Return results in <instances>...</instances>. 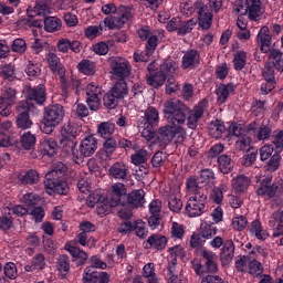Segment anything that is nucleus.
<instances>
[{"label": "nucleus", "mask_w": 283, "mask_h": 283, "mask_svg": "<svg viewBox=\"0 0 283 283\" xmlns=\"http://www.w3.org/2000/svg\"><path fill=\"white\" fill-rule=\"evenodd\" d=\"M185 112H187V106L178 99H169L164 103V116L169 123L184 125L185 120H187Z\"/></svg>", "instance_id": "3"}, {"label": "nucleus", "mask_w": 283, "mask_h": 283, "mask_svg": "<svg viewBox=\"0 0 283 283\" xmlns=\"http://www.w3.org/2000/svg\"><path fill=\"white\" fill-rule=\"evenodd\" d=\"M21 185H36L39 182V172L34 169L28 170L24 175H19Z\"/></svg>", "instance_id": "43"}, {"label": "nucleus", "mask_w": 283, "mask_h": 283, "mask_svg": "<svg viewBox=\"0 0 283 283\" xmlns=\"http://www.w3.org/2000/svg\"><path fill=\"white\" fill-rule=\"evenodd\" d=\"M201 258L206 260V269L208 273H217L218 272V254H216L211 250L202 249L201 250Z\"/></svg>", "instance_id": "19"}, {"label": "nucleus", "mask_w": 283, "mask_h": 283, "mask_svg": "<svg viewBox=\"0 0 283 283\" xmlns=\"http://www.w3.org/2000/svg\"><path fill=\"white\" fill-rule=\"evenodd\" d=\"M64 249L72 255V258H74V260H77L81 265L85 264L87 258H90L87 252L81 250V248L76 247L72 241L66 242Z\"/></svg>", "instance_id": "17"}, {"label": "nucleus", "mask_w": 283, "mask_h": 283, "mask_svg": "<svg viewBox=\"0 0 283 283\" xmlns=\"http://www.w3.org/2000/svg\"><path fill=\"white\" fill-rule=\"evenodd\" d=\"M195 8L198 13L199 25L202 30H209L211 23L213 22V13L209 11V7L205 6L202 2H195Z\"/></svg>", "instance_id": "10"}, {"label": "nucleus", "mask_w": 283, "mask_h": 283, "mask_svg": "<svg viewBox=\"0 0 283 283\" xmlns=\"http://www.w3.org/2000/svg\"><path fill=\"white\" fill-rule=\"evenodd\" d=\"M78 143L76 139H71L67 137H62L60 140V147L64 154H72L73 160L76 165H81L83 163V157L78 156V150H76V145Z\"/></svg>", "instance_id": "12"}, {"label": "nucleus", "mask_w": 283, "mask_h": 283, "mask_svg": "<svg viewBox=\"0 0 283 283\" xmlns=\"http://www.w3.org/2000/svg\"><path fill=\"white\" fill-rule=\"evenodd\" d=\"M207 109H209V101L203 98L189 111L187 117V125L189 129H196V127H198V123L202 120Z\"/></svg>", "instance_id": "5"}, {"label": "nucleus", "mask_w": 283, "mask_h": 283, "mask_svg": "<svg viewBox=\"0 0 283 283\" xmlns=\"http://www.w3.org/2000/svg\"><path fill=\"white\" fill-rule=\"evenodd\" d=\"M96 280H98V271H96L92 268H85L84 274H83V282L84 283H96Z\"/></svg>", "instance_id": "64"}, {"label": "nucleus", "mask_w": 283, "mask_h": 283, "mask_svg": "<svg viewBox=\"0 0 283 283\" xmlns=\"http://www.w3.org/2000/svg\"><path fill=\"white\" fill-rule=\"evenodd\" d=\"M235 147L240 151H249L251 149V137L249 135H242L239 140L235 142Z\"/></svg>", "instance_id": "63"}, {"label": "nucleus", "mask_w": 283, "mask_h": 283, "mask_svg": "<svg viewBox=\"0 0 283 283\" xmlns=\"http://www.w3.org/2000/svg\"><path fill=\"white\" fill-rule=\"evenodd\" d=\"M1 98L7 105H14L17 103V90L11 86L3 87Z\"/></svg>", "instance_id": "48"}, {"label": "nucleus", "mask_w": 283, "mask_h": 283, "mask_svg": "<svg viewBox=\"0 0 283 283\" xmlns=\"http://www.w3.org/2000/svg\"><path fill=\"white\" fill-rule=\"evenodd\" d=\"M44 189L49 196H54V193L67 196L70 193V186L63 180L44 181Z\"/></svg>", "instance_id": "13"}, {"label": "nucleus", "mask_w": 283, "mask_h": 283, "mask_svg": "<svg viewBox=\"0 0 283 283\" xmlns=\"http://www.w3.org/2000/svg\"><path fill=\"white\" fill-rule=\"evenodd\" d=\"M270 59H272L275 70L283 72V53L277 49H273L270 51Z\"/></svg>", "instance_id": "53"}, {"label": "nucleus", "mask_w": 283, "mask_h": 283, "mask_svg": "<svg viewBox=\"0 0 283 283\" xmlns=\"http://www.w3.org/2000/svg\"><path fill=\"white\" fill-rule=\"evenodd\" d=\"M168 253L171 255L172 260L168 263L171 269L176 266V258H182L185 255V249L180 245H175L168 249Z\"/></svg>", "instance_id": "55"}, {"label": "nucleus", "mask_w": 283, "mask_h": 283, "mask_svg": "<svg viewBox=\"0 0 283 283\" xmlns=\"http://www.w3.org/2000/svg\"><path fill=\"white\" fill-rule=\"evenodd\" d=\"M45 32H59L63 22L56 17H46L43 21Z\"/></svg>", "instance_id": "41"}, {"label": "nucleus", "mask_w": 283, "mask_h": 283, "mask_svg": "<svg viewBox=\"0 0 283 283\" xmlns=\"http://www.w3.org/2000/svg\"><path fill=\"white\" fill-rule=\"evenodd\" d=\"M65 171H67V167H65V164H54L52 169L45 174L46 182L57 181L59 178H63V176H65Z\"/></svg>", "instance_id": "30"}, {"label": "nucleus", "mask_w": 283, "mask_h": 283, "mask_svg": "<svg viewBox=\"0 0 283 283\" xmlns=\"http://www.w3.org/2000/svg\"><path fill=\"white\" fill-rule=\"evenodd\" d=\"M116 98H125L127 96V82L125 80H119V82H116L115 85L109 91Z\"/></svg>", "instance_id": "47"}, {"label": "nucleus", "mask_w": 283, "mask_h": 283, "mask_svg": "<svg viewBox=\"0 0 283 283\" xmlns=\"http://www.w3.org/2000/svg\"><path fill=\"white\" fill-rule=\"evenodd\" d=\"M81 134V127L76 124H64L61 128V136L62 138H71L76 140V136Z\"/></svg>", "instance_id": "37"}, {"label": "nucleus", "mask_w": 283, "mask_h": 283, "mask_svg": "<svg viewBox=\"0 0 283 283\" xmlns=\"http://www.w3.org/2000/svg\"><path fill=\"white\" fill-rule=\"evenodd\" d=\"M224 124L220 120L211 122L209 125V134L212 138H222V134H224Z\"/></svg>", "instance_id": "50"}, {"label": "nucleus", "mask_w": 283, "mask_h": 283, "mask_svg": "<svg viewBox=\"0 0 283 283\" xmlns=\"http://www.w3.org/2000/svg\"><path fill=\"white\" fill-rule=\"evenodd\" d=\"M57 270L63 277L70 273V256L62 254L57 258Z\"/></svg>", "instance_id": "52"}, {"label": "nucleus", "mask_w": 283, "mask_h": 283, "mask_svg": "<svg viewBox=\"0 0 283 283\" xmlns=\"http://www.w3.org/2000/svg\"><path fill=\"white\" fill-rule=\"evenodd\" d=\"M27 97L29 98L27 99L29 104L30 101H34V103H36L38 105H43V103H45L46 101L45 86L39 85L35 88H32L30 86L29 88H27Z\"/></svg>", "instance_id": "16"}, {"label": "nucleus", "mask_w": 283, "mask_h": 283, "mask_svg": "<svg viewBox=\"0 0 283 283\" xmlns=\"http://www.w3.org/2000/svg\"><path fill=\"white\" fill-rule=\"evenodd\" d=\"M115 132H116V124L112 122H102L97 126V135L101 138H104V140L108 138H113L112 136H114Z\"/></svg>", "instance_id": "33"}, {"label": "nucleus", "mask_w": 283, "mask_h": 283, "mask_svg": "<svg viewBox=\"0 0 283 283\" xmlns=\"http://www.w3.org/2000/svg\"><path fill=\"white\" fill-rule=\"evenodd\" d=\"M18 112L21 114L18 115L15 125L18 129H30L33 125L32 119H30V109H32V105L28 101H22L18 104Z\"/></svg>", "instance_id": "7"}, {"label": "nucleus", "mask_w": 283, "mask_h": 283, "mask_svg": "<svg viewBox=\"0 0 283 283\" xmlns=\"http://www.w3.org/2000/svg\"><path fill=\"white\" fill-rule=\"evenodd\" d=\"M52 0H35L34 6L27 9L29 17H48L52 14Z\"/></svg>", "instance_id": "8"}, {"label": "nucleus", "mask_w": 283, "mask_h": 283, "mask_svg": "<svg viewBox=\"0 0 283 283\" xmlns=\"http://www.w3.org/2000/svg\"><path fill=\"white\" fill-rule=\"evenodd\" d=\"M255 255V258H258V250L253 249L251 251V260L249 261V273L250 275H253L254 277H258V275H262V272L264 271V268L262 266V263H260V261H258V259H253Z\"/></svg>", "instance_id": "34"}, {"label": "nucleus", "mask_w": 283, "mask_h": 283, "mask_svg": "<svg viewBox=\"0 0 283 283\" xmlns=\"http://www.w3.org/2000/svg\"><path fill=\"white\" fill-rule=\"evenodd\" d=\"M127 196V188L123 182H117L112 186L111 189V207H118L123 197Z\"/></svg>", "instance_id": "15"}, {"label": "nucleus", "mask_w": 283, "mask_h": 283, "mask_svg": "<svg viewBox=\"0 0 283 283\" xmlns=\"http://www.w3.org/2000/svg\"><path fill=\"white\" fill-rule=\"evenodd\" d=\"M188 200L186 203V213L189 218H200L207 209V191L198 186V179L190 177L186 181Z\"/></svg>", "instance_id": "1"}, {"label": "nucleus", "mask_w": 283, "mask_h": 283, "mask_svg": "<svg viewBox=\"0 0 283 283\" xmlns=\"http://www.w3.org/2000/svg\"><path fill=\"white\" fill-rule=\"evenodd\" d=\"M108 174L115 180H125L127 178V174H129V168L123 163H115L111 166Z\"/></svg>", "instance_id": "28"}, {"label": "nucleus", "mask_w": 283, "mask_h": 283, "mask_svg": "<svg viewBox=\"0 0 283 283\" xmlns=\"http://www.w3.org/2000/svg\"><path fill=\"white\" fill-rule=\"evenodd\" d=\"M151 249L163 251L167 247V237L163 234H151L146 241Z\"/></svg>", "instance_id": "39"}, {"label": "nucleus", "mask_w": 283, "mask_h": 283, "mask_svg": "<svg viewBox=\"0 0 283 283\" xmlns=\"http://www.w3.org/2000/svg\"><path fill=\"white\" fill-rule=\"evenodd\" d=\"M165 39V31L164 30H157L154 31L149 36L146 44V52L147 55L153 54L154 50L158 48V43Z\"/></svg>", "instance_id": "25"}, {"label": "nucleus", "mask_w": 283, "mask_h": 283, "mask_svg": "<svg viewBox=\"0 0 283 283\" xmlns=\"http://www.w3.org/2000/svg\"><path fill=\"white\" fill-rule=\"evenodd\" d=\"M111 75L119 81H125L132 74V64L125 57L114 56L108 60Z\"/></svg>", "instance_id": "4"}, {"label": "nucleus", "mask_w": 283, "mask_h": 283, "mask_svg": "<svg viewBox=\"0 0 283 283\" xmlns=\"http://www.w3.org/2000/svg\"><path fill=\"white\" fill-rule=\"evenodd\" d=\"M277 193V185L273 184V177L268 176L262 179L259 188L256 189V196L271 200Z\"/></svg>", "instance_id": "9"}, {"label": "nucleus", "mask_w": 283, "mask_h": 283, "mask_svg": "<svg viewBox=\"0 0 283 283\" xmlns=\"http://www.w3.org/2000/svg\"><path fill=\"white\" fill-rule=\"evenodd\" d=\"M98 149V140L93 135L86 136L80 144L78 156L82 159L90 158Z\"/></svg>", "instance_id": "11"}, {"label": "nucleus", "mask_w": 283, "mask_h": 283, "mask_svg": "<svg viewBox=\"0 0 283 283\" xmlns=\"http://www.w3.org/2000/svg\"><path fill=\"white\" fill-rule=\"evenodd\" d=\"M177 123L167 124L165 126H161L157 132V138L161 145H169L170 140H174L175 136V129H176Z\"/></svg>", "instance_id": "14"}, {"label": "nucleus", "mask_w": 283, "mask_h": 283, "mask_svg": "<svg viewBox=\"0 0 283 283\" xmlns=\"http://www.w3.org/2000/svg\"><path fill=\"white\" fill-rule=\"evenodd\" d=\"M280 213L273 214L272 219L270 220V227H272L273 231V238H280V235H283V224L281 220H277L275 218H279Z\"/></svg>", "instance_id": "57"}, {"label": "nucleus", "mask_w": 283, "mask_h": 283, "mask_svg": "<svg viewBox=\"0 0 283 283\" xmlns=\"http://www.w3.org/2000/svg\"><path fill=\"white\" fill-rule=\"evenodd\" d=\"M78 70L82 74H85L86 76H92V74H94V62L90 60H82L78 63Z\"/></svg>", "instance_id": "62"}, {"label": "nucleus", "mask_w": 283, "mask_h": 283, "mask_svg": "<svg viewBox=\"0 0 283 283\" xmlns=\"http://www.w3.org/2000/svg\"><path fill=\"white\" fill-rule=\"evenodd\" d=\"M170 238H172V240H182V238H185V226L172 221L170 223Z\"/></svg>", "instance_id": "49"}, {"label": "nucleus", "mask_w": 283, "mask_h": 283, "mask_svg": "<svg viewBox=\"0 0 283 283\" xmlns=\"http://www.w3.org/2000/svg\"><path fill=\"white\" fill-rule=\"evenodd\" d=\"M198 182L205 185L206 189L214 187L216 185V172L211 169H202L198 177Z\"/></svg>", "instance_id": "32"}, {"label": "nucleus", "mask_w": 283, "mask_h": 283, "mask_svg": "<svg viewBox=\"0 0 283 283\" xmlns=\"http://www.w3.org/2000/svg\"><path fill=\"white\" fill-rule=\"evenodd\" d=\"M133 17H134V13L132 12L130 8L120 7L118 10V14L112 18L115 23V28L119 30V28H123V25H125L127 21H130Z\"/></svg>", "instance_id": "21"}, {"label": "nucleus", "mask_w": 283, "mask_h": 283, "mask_svg": "<svg viewBox=\"0 0 283 283\" xmlns=\"http://www.w3.org/2000/svg\"><path fill=\"white\" fill-rule=\"evenodd\" d=\"M65 109L61 104L51 105L44 108L41 132L43 134H52L57 125L63 123Z\"/></svg>", "instance_id": "2"}, {"label": "nucleus", "mask_w": 283, "mask_h": 283, "mask_svg": "<svg viewBox=\"0 0 283 283\" xmlns=\"http://www.w3.org/2000/svg\"><path fill=\"white\" fill-rule=\"evenodd\" d=\"M234 70H242L247 65V52L239 51L233 57Z\"/></svg>", "instance_id": "61"}, {"label": "nucleus", "mask_w": 283, "mask_h": 283, "mask_svg": "<svg viewBox=\"0 0 283 283\" xmlns=\"http://www.w3.org/2000/svg\"><path fill=\"white\" fill-rule=\"evenodd\" d=\"M133 231L135 235H137V238H142V239L147 238V233H148L147 224L145 223V221L140 219L133 222Z\"/></svg>", "instance_id": "54"}, {"label": "nucleus", "mask_w": 283, "mask_h": 283, "mask_svg": "<svg viewBox=\"0 0 283 283\" xmlns=\"http://www.w3.org/2000/svg\"><path fill=\"white\" fill-rule=\"evenodd\" d=\"M144 277H146L147 283H158V275H156L154 263H147L144 266Z\"/></svg>", "instance_id": "56"}, {"label": "nucleus", "mask_w": 283, "mask_h": 283, "mask_svg": "<svg viewBox=\"0 0 283 283\" xmlns=\"http://www.w3.org/2000/svg\"><path fill=\"white\" fill-rule=\"evenodd\" d=\"M256 42L263 54L271 52V34H269V27L261 28L256 35Z\"/></svg>", "instance_id": "20"}, {"label": "nucleus", "mask_w": 283, "mask_h": 283, "mask_svg": "<svg viewBox=\"0 0 283 283\" xmlns=\"http://www.w3.org/2000/svg\"><path fill=\"white\" fill-rule=\"evenodd\" d=\"M219 169L222 174H229L233 169V161L228 155H221L218 157Z\"/></svg>", "instance_id": "51"}, {"label": "nucleus", "mask_w": 283, "mask_h": 283, "mask_svg": "<svg viewBox=\"0 0 283 283\" xmlns=\"http://www.w3.org/2000/svg\"><path fill=\"white\" fill-rule=\"evenodd\" d=\"M40 151L44 154V156H56V151H59V144L52 137L45 138L40 143Z\"/></svg>", "instance_id": "29"}, {"label": "nucleus", "mask_w": 283, "mask_h": 283, "mask_svg": "<svg viewBox=\"0 0 283 283\" xmlns=\"http://www.w3.org/2000/svg\"><path fill=\"white\" fill-rule=\"evenodd\" d=\"M198 232L203 239V242H207V240H213V238H216L218 234V228L211 222H202Z\"/></svg>", "instance_id": "27"}, {"label": "nucleus", "mask_w": 283, "mask_h": 283, "mask_svg": "<svg viewBox=\"0 0 283 283\" xmlns=\"http://www.w3.org/2000/svg\"><path fill=\"white\" fill-rule=\"evenodd\" d=\"M138 127L143 138L153 140V138L156 136V133H154L151 129L154 126H147V124H145V119L138 120Z\"/></svg>", "instance_id": "59"}, {"label": "nucleus", "mask_w": 283, "mask_h": 283, "mask_svg": "<svg viewBox=\"0 0 283 283\" xmlns=\"http://www.w3.org/2000/svg\"><path fill=\"white\" fill-rule=\"evenodd\" d=\"M251 235H254L258 240H266V231L262 228V223L258 220L251 222L249 227Z\"/></svg>", "instance_id": "44"}, {"label": "nucleus", "mask_w": 283, "mask_h": 283, "mask_svg": "<svg viewBox=\"0 0 283 283\" xmlns=\"http://www.w3.org/2000/svg\"><path fill=\"white\" fill-rule=\"evenodd\" d=\"M0 74L4 81L12 82L14 78H17V74L14 73V66L12 64H3L0 67Z\"/></svg>", "instance_id": "58"}, {"label": "nucleus", "mask_w": 283, "mask_h": 283, "mask_svg": "<svg viewBox=\"0 0 283 283\" xmlns=\"http://www.w3.org/2000/svg\"><path fill=\"white\" fill-rule=\"evenodd\" d=\"M233 83L217 86L216 94L218 103H227L229 95L234 91Z\"/></svg>", "instance_id": "35"}, {"label": "nucleus", "mask_w": 283, "mask_h": 283, "mask_svg": "<svg viewBox=\"0 0 283 283\" xmlns=\"http://www.w3.org/2000/svg\"><path fill=\"white\" fill-rule=\"evenodd\" d=\"M248 14L252 21H258L262 14V1L248 0Z\"/></svg>", "instance_id": "36"}, {"label": "nucleus", "mask_w": 283, "mask_h": 283, "mask_svg": "<svg viewBox=\"0 0 283 283\" xmlns=\"http://www.w3.org/2000/svg\"><path fill=\"white\" fill-rule=\"evenodd\" d=\"M103 94V90L96 82H92L86 86V103L88 105V109L92 112L98 111L101 107V95Z\"/></svg>", "instance_id": "6"}, {"label": "nucleus", "mask_w": 283, "mask_h": 283, "mask_svg": "<svg viewBox=\"0 0 283 283\" xmlns=\"http://www.w3.org/2000/svg\"><path fill=\"white\" fill-rule=\"evenodd\" d=\"M200 63V54L196 50H188L184 56L181 62L182 70H188V67H197Z\"/></svg>", "instance_id": "22"}, {"label": "nucleus", "mask_w": 283, "mask_h": 283, "mask_svg": "<svg viewBox=\"0 0 283 283\" xmlns=\"http://www.w3.org/2000/svg\"><path fill=\"white\" fill-rule=\"evenodd\" d=\"M18 25L20 28H23V30H30V28H42L43 21L34 20V17H30L28 14L27 18H21L20 20H18Z\"/></svg>", "instance_id": "45"}, {"label": "nucleus", "mask_w": 283, "mask_h": 283, "mask_svg": "<svg viewBox=\"0 0 283 283\" xmlns=\"http://www.w3.org/2000/svg\"><path fill=\"white\" fill-rule=\"evenodd\" d=\"M159 118L160 116L158 114V109H156L153 106H149L144 112V116H142L138 120H144V124L147 125V127H157Z\"/></svg>", "instance_id": "23"}, {"label": "nucleus", "mask_w": 283, "mask_h": 283, "mask_svg": "<svg viewBox=\"0 0 283 283\" xmlns=\"http://www.w3.org/2000/svg\"><path fill=\"white\" fill-rule=\"evenodd\" d=\"M165 81H167V75L161 71L150 73L147 77V85L150 87H160L165 85Z\"/></svg>", "instance_id": "40"}, {"label": "nucleus", "mask_w": 283, "mask_h": 283, "mask_svg": "<svg viewBox=\"0 0 283 283\" xmlns=\"http://www.w3.org/2000/svg\"><path fill=\"white\" fill-rule=\"evenodd\" d=\"M251 185V179L244 175H240L232 179V189L234 193H244L249 186Z\"/></svg>", "instance_id": "31"}, {"label": "nucleus", "mask_w": 283, "mask_h": 283, "mask_svg": "<svg viewBox=\"0 0 283 283\" xmlns=\"http://www.w3.org/2000/svg\"><path fill=\"white\" fill-rule=\"evenodd\" d=\"M235 256V244L232 240H227L220 252V260L223 265L230 264Z\"/></svg>", "instance_id": "18"}, {"label": "nucleus", "mask_w": 283, "mask_h": 283, "mask_svg": "<svg viewBox=\"0 0 283 283\" xmlns=\"http://www.w3.org/2000/svg\"><path fill=\"white\" fill-rule=\"evenodd\" d=\"M127 205L133 209H138L145 205V190L138 189L127 195Z\"/></svg>", "instance_id": "26"}, {"label": "nucleus", "mask_w": 283, "mask_h": 283, "mask_svg": "<svg viewBox=\"0 0 283 283\" xmlns=\"http://www.w3.org/2000/svg\"><path fill=\"white\" fill-rule=\"evenodd\" d=\"M46 63L54 74H63V64H61V59L55 53H49L46 55Z\"/></svg>", "instance_id": "38"}, {"label": "nucleus", "mask_w": 283, "mask_h": 283, "mask_svg": "<svg viewBox=\"0 0 283 283\" xmlns=\"http://www.w3.org/2000/svg\"><path fill=\"white\" fill-rule=\"evenodd\" d=\"M20 143L23 149H34V145H36V135L31 132H25L21 135Z\"/></svg>", "instance_id": "46"}, {"label": "nucleus", "mask_w": 283, "mask_h": 283, "mask_svg": "<svg viewBox=\"0 0 283 283\" xmlns=\"http://www.w3.org/2000/svg\"><path fill=\"white\" fill-rule=\"evenodd\" d=\"M116 147H117V143L114 137L105 139L103 149H104V155L106 156V158H112L114 151H116Z\"/></svg>", "instance_id": "60"}, {"label": "nucleus", "mask_w": 283, "mask_h": 283, "mask_svg": "<svg viewBox=\"0 0 283 283\" xmlns=\"http://www.w3.org/2000/svg\"><path fill=\"white\" fill-rule=\"evenodd\" d=\"M147 158H149V151L145 148H138L135 150V154L130 156V163L138 167L140 165H145V163H147Z\"/></svg>", "instance_id": "42"}, {"label": "nucleus", "mask_w": 283, "mask_h": 283, "mask_svg": "<svg viewBox=\"0 0 283 283\" xmlns=\"http://www.w3.org/2000/svg\"><path fill=\"white\" fill-rule=\"evenodd\" d=\"M168 209L172 213H180L182 211V199L180 198V190H174L169 193L167 200Z\"/></svg>", "instance_id": "24"}]
</instances>
